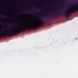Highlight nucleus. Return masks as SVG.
I'll return each mask as SVG.
<instances>
[{
  "mask_svg": "<svg viewBox=\"0 0 78 78\" xmlns=\"http://www.w3.org/2000/svg\"><path fill=\"white\" fill-rule=\"evenodd\" d=\"M39 19L40 21V23L37 25H34L32 24L30 26H25L17 30H12V35H15V34H18V33H21V32L24 31L37 29V28L40 27H42V26L44 25V24L45 23L41 19V18H39Z\"/></svg>",
  "mask_w": 78,
  "mask_h": 78,
  "instance_id": "nucleus-1",
  "label": "nucleus"
},
{
  "mask_svg": "<svg viewBox=\"0 0 78 78\" xmlns=\"http://www.w3.org/2000/svg\"><path fill=\"white\" fill-rule=\"evenodd\" d=\"M46 16L47 15H42L43 17H44V16Z\"/></svg>",
  "mask_w": 78,
  "mask_h": 78,
  "instance_id": "nucleus-2",
  "label": "nucleus"
},
{
  "mask_svg": "<svg viewBox=\"0 0 78 78\" xmlns=\"http://www.w3.org/2000/svg\"><path fill=\"white\" fill-rule=\"evenodd\" d=\"M71 8H73V6H71Z\"/></svg>",
  "mask_w": 78,
  "mask_h": 78,
  "instance_id": "nucleus-3",
  "label": "nucleus"
},
{
  "mask_svg": "<svg viewBox=\"0 0 78 78\" xmlns=\"http://www.w3.org/2000/svg\"><path fill=\"white\" fill-rule=\"evenodd\" d=\"M76 5H74L73 6H76Z\"/></svg>",
  "mask_w": 78,
  "mask_h": 78,
  "instance_id": "nucleus-4",
  "label": "nucleus"
},
{
  "mask_svg": "<svg viewBox=\"0 0 78 78\" xmlns=\"http://www.w3.org/2000/svg\"><path fill=\"white\" fill-rule=\"evenodd\" d=\"M0 14L2 15V13L0 12Z\"/></svg>",
  "mask_w": 78,
  "mask_h": 78,
  "instance_id": "nucleus-5",
  "label": "nucleus"
},
{
  "mask_svg": "<svg viewBox=\"0 0 78 78\" xmlns=\"http://www.w3.org/2000/svg\"><path fill=\"white\" fill-rule=\"evenodd\" d=\"M57 9H58V8H57Z\"/></svg>",
  "mask_w": 78,
  "mask_h": 78,
  "instance_id": "nucleus-6",
  "label": "nucleus"
}]
</instances>
